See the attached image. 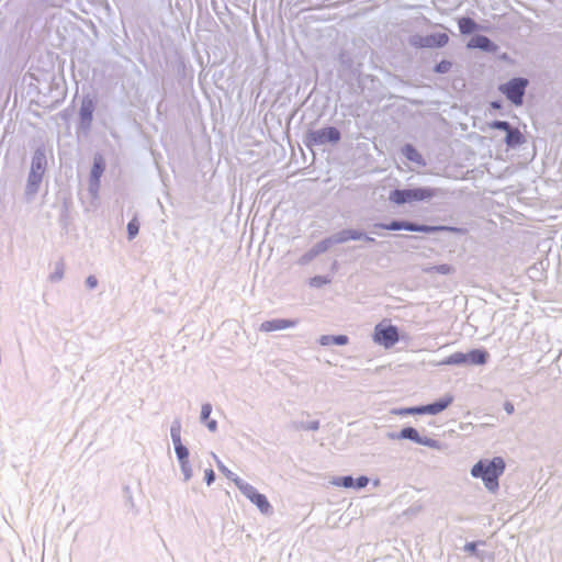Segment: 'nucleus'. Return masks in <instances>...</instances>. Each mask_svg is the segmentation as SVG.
<instances>
[{
  "mask_svg": "<svg viewBox=\"0 0 562 562\" xmlns=\"http://www.w3.org/2000/svg\"><path fill=\"white\" fill-rule=\"evenodd\" d=\"M505 461L502 457H494L492 460L483 459L475 463L471 469L473 477H480L490 492L498 490V477L505 471Z\"/></svg>",
  "mask_w": 562,
  "mask_h": 562,
  "instance_id": "nucleus-1",
  "label": "nucleus"
},
{
  "mask_svg": "<svg viewBox=\"0 0 562 562\" xmlns=\"http://www.w3.org/2000/svg\"><path fill=\"white\" fill-rule=\"evenodd\" d=\"M374 228H381L386 231H401L405 229L408 232H420V233H435V232H452L456 234H465L467 229L454 226H430L424 224H416L407 221H392L387 224L385 223H375L373 225Z\"/></svg>",
  "mask_w": 562,
  "mask_h": 562,
  "instance_id": "nucleus-2",
  "label": "nucleus"
},
{
  "mask_svg": "<svg viewBox=\"0 0 562 562\" xmlns=\"http://www.w3.org/2000/svg\"><path fill=\"white\" fill-rule=\"evenodd\" d=\"M436 194L437 190L431 188L395 189L391 192L390 200L395 204H404L412 201L431 199Z\"/></svg>",
  "mask_w": 562,
  "mask_h": 562,
  "instance_id": "nucleus-3",
  "label": "nucleus"
},
{
  "mask_svg": "<svg viewBox=\"0 0 562 562\" xmlns=\"http://www.w3.org/2000/svg\"><path fill=\"white\" fill-rule=\"evenodd\" d=\"M528 80L522 77L513 78L499 86V91L515 105H521Z\"/></svg>",
  "mask_w": 562,
  "mask_h": 562,
  "instance_id": "nucleus-4",
  "label": "nucleus"
},
{
  "mask_svg": "<svg viewBox=\"0 0 562 562\" xmlns=\"http://www.w3.org/2000/svg\"><path fill=\"white\" fill-rule=\"evenodd\" d=\"M341 138V134L338 128L334 126H327L319 130L310 131L306 135L307 146H321L327 143H337Z\"/></svg>",
  "mask_w": 562,
  "mask_h": 562,
  "instance_id": "nucleus-5",
  "label": "nucleus"
},
{
  "mask_svg": "<svg viewBox=\"0 0 562 562\" xmlns=\"http://www.w3.org/2000/svg\"><path fill=\"white\" fill-rule=\"evenodd\" d=\"M237 487L241 494L247 497L254 505H256L262 514L269 515L272 513V506L268 498L266 495L259 493L255 486L243 481L237 482Z\"/></svg>",
  "mask_w": 562,
  "mask_h": 562,
  "instance_id": "nucleus-6",
  "label": "nucleus"
},
{
  "mask_svg": "<svg viewBox=\"0 0 562 562\" xmlns=\"http://www.w3.org/2000/svg\"><path fill=\"white\" fill-rule=\"evenodd\" d=\"M375 340L383 345L385 348L394 346L398 340V330L395 326L390 325L381 327L378 325L374 331Z\"/></svg>",
  "mask_w": 562,
  "mask_h": 562,
  "instance_id": "nucleus-7",
  "label": "nucleus"
},
{
  "mask_svg": "<svg viewBox=\"0 0 562 562\" xmlns=\"http://www.w3.org/2000/svg\"><path fill=\"white\" fill-rule=\"evenodd\" d=\"M299 324L297 319H285V318H274L265 321L260 324V331L271 333L277 330H283L286 328H293Z\"/></svg>",
  "mask_w": 562,
  "mask_h": 562,
  "instance_id": "nucleus-8",
  "label": "nucleus"
},
{
  "mask_svg": "<svg viewBox=\"0 0 562 562\" xmlns=\"http://www.w3.org/2000/svg\"><path fill=\"white\" fill-rule=\"evenodd\" d=\"M94 108L95 105L93 99L89 97L83 98L79 110L80 123L82 127L90 128Z\"/></svg>",
  "mask_w": 562,
  "mask_h": 562,
  "instance_id": "nucleus-9",
  "label": "nucleus"
},
{
  "mask_svg": "<svg viewBox=\"0 0 562 562\" xmlns=\"http://www.w3.org/2000/svg\"><path fill=\"white\" fill-rule=\"evenodd\" d=\"M469 48H479L487 53H495L498 46L485 35H475L469 43Z\"/></svg>",
  "mask_w": 562,
  "mask_h": 562,
  "instance_id": "nucleus-10",
  "label": "nucleus"
},
{
  "mask_svg": "<svg viewBox=\"0 0 562 562\" xmlns=\"http://www.w3.org/2000/svg\"><path fill=\"white\" fill-rule=\"evenodd\" d=\"M47 166L46 155L43 148H37L32 157L30 172L44 177Z\"/></svg>",
  "mask_w": 562,
  "mask_h": 562,
  "instance_id": "nucleus-11",
  "label": "nucleus"
},
{
  "mask_svg": "<svg viewBox=\"0 0 562 562\" xmlns=\"http://www.w3.org/2000/svg\"><path fill=\"white\" fill-rule=\"evenodd\" d=\"M43 181V176L29 172L27 182L25 187L24 198L26 202H31L38 192L40 186Z\"/></svg>",
  "mask_w": 562,
  "mask_h": 562,
  "instance_id": "nucleus-12",
  "label": "nucleus"
},
{
  "mask_svg": "<svg viewBox=\"0 0 562 562\" xmlns=\"http://www.w3.org/2000/svg\"><path fill=\"white\" fill-rule=\"evenodd\" d=\"M104 171V161L103 158L98 155L94 157L93 166L91 169L90 177V189L97 191L100 184V178Z\"/></svg>",
  "mask_w": 562,
  "mask_h": 562,
  "instance_id": "nucleus-13",
  "label": "nucleus"
},
{
  "mask_svg": "<svg viewBox=\"0 0 562 562\" xmlns=\"http://www.w3.org/2000/svg\"><path fill=\"white\" fill-rule=\"evenodd\" d=\"M363 236V233L357 229H342L333 236H329L331 245L342 244L348 240H359Z\"/></svg>",
  "mask_w": 562,
  "mask_h": 562,
  "instance_id": "nucleus-14",
  "label": "nucleus"
},
{
  "mask_svg": "<svg viewBox=\"0 0 562 562\" xmlns=\"http://www.w3.org/2000/svg\"><path fill=\"white\" fill-rule=\"evenodd\" d=\"M453 402V396L450 394L445 395L438 401L423 405L424 414L436 415L445 411Z\"/></svg>",
  "mask_w": 562,
  "mask_h": 562,
  "instance_id": "nucleus-15",
  "label": "nucleus"
},
{
  "mask_svg": "<svg viewBox=\"0 0 562 562\" xmlns=\"http://www.w3.org/2000/svg\"><path fill=\"white\" fill-rule=\"evenodd\" d=\"M449 41V37L446 33H439L436 35L427 36V37H420L418 45L422 47H430V46H438L442 47L445 46ZM414 45H417V42H412Z\"/></svg>",
  "mask_w": 562,
  "mask_h": 562,
  "instance_id": "nucleus-16",
  "label": "nucleus"
},
{
  "mask_svg": "<svg viewBox=\"0 0 562 562\" xmlns=\"http://www.w3.org/2000/svg\"><path fill=\"white\" fill-rule=\"evenodd\" d=\"M488 352L484 349H472L467 353V363L482 366L487 362Z\"/></svg>",
  "mask_w": 562,
  "mask_h": 562,
  "instance_id": "nucleus-17",
  "label": "nucleus"
},
{
  "mask_svg": "<svg viewBox=\"0 0 562 562\" xmlns=\"http://www.w3.org/2000/svg\"><path fill=\"white\" fill-rule=\"evenodd\" d=\"M525 136L524 134L516 127H512L507 133L505 137V143L508 147L515 148L517 146H520L525 143Z\"/></svg>",
  "mask_w": 562,
  "mask_h": 562,
  "instance_id": "nucleus-18",
  "label": "nucleus"
},
{
  "mask_svg": "<svg viewBox=\"0 0 562 562\" xmlns=\"http://www.w3.org/2000/svg\"><path fill=\"white\" fill-rule=\"evenodd\" d=\"M419 437V432L413 427H405L398 434L390 435V438L392 439H408L416 443L418 442Z\"/></svg>",
  "mask_w": 562,
  "mask_h": 562,
  "instance_id": "nucleus-19",
  "label": "nucleus"
},
{
  "mask_svg": "<svg viewBox=\"0 0 562 562\" xmlns=\"http://www.w3.org/2000/svg\"><path fill=\"white\" fill-rule=\"evenodd\" d=\"M181 420L179 418L173 419L170 427V437L175 446V449L177 447L183 446L181 442Z\"/></svg>",
  "mask_w": 562,
  "mask_h": 562,
  "instance_id": "nucleus-20",
  "label": "nucleus"
},
{
  "mask_svg": "<svg viewBox=\"0 0 562 562\" xmlns=\"http://www.w3.org/2000/svg\"><path fill=\"white\" fill-rule=\"evenodd\" d=\"M459 30L462 34H470L479 29L477 23L471 18H460L458 21Z\"/></svg>",
  "mask_w": 562,
  "mask_h": 562,
  "instance_id": "nucleus-21",
  "label": "nucleus"
},
{
  "mask_svg": "<svg viewBox=\"0 0 562 562\" xmlns=\"http://www.w3.org/2000/svg\"><path fill=\"white\" fill-rule=\"evenodd\" d=\"M402 153L403 155L409 160V161H413V162H416V164H422L423 162V157L422 155L418 153V150L411 144H406L403 148H402Z\"/></svg>",
  "mask_w": 562,
  "mask_h": 562,
  "instance_id": "nucleus-22",
  "label": "nucleus"
},
{
  "mask_svg": "<svg viewBox=\"0 0 562 562\" xmlns=\"http://www.w3.org/2000/svg\"><path fill=\"white\" fill-rule=\"evenodd\" d=\"M441 364H446V366L468 364L467 363V353H463L460 351L451 353L449 357H447L446 359H443L441 361Z\"/></svg>",
  "mask_w": 562,
  "mask_h": 562,
  "instance_id": "nucleus-23",
  "label": "nucleus"
},
{
  "mask_svg": "<svg viewBox=\"0 0 562 562\" xmlns=\"http://www.w3.org/2000/svg\"><path fill=\"white\" fill-rule=\"evenodd\" d=\"M65 274V262L63 259H59L55 262L54 271L49 274L48 279L50 282H59L63 280Z\"/></svg>",
  "mask_w": 562,
  "mask_h": 562,
  "instance_id": "nucleus-24",
  "label": "nucleus"
},
{
  "mask_svg": "<svg viewBox=\"0 0 562 562\" xmlns=\"http://www.w3.org/2000/svg\"><path fill=\"white\" fill-rule=\"evenodd\" d=\"M216 465L218 468V470L231 481H233L235 483V485L237 486V482H243L244 480L240 479L237 474H235L234 472H232L227 467H225L223 464V462L221 460H218L216 457Z\"/></svg>",
  "mask_w": 562,
  "mask_h": 562,
  "instance_id": "nucleus-25",
  "label": "nucleus"
},
{
  "mask_svg": "<svg viewBox=\"0 0 562 562\" xmlns=\"http://www.w3.org/2000/svg\"><path fill=\"white\" fill-rule=\"evenodd\" d=\"M333 484L336 486L351 488L355 487V479L351 475L338 476L333 480Z\"/></svg>",
  "mask_w": 562,
  "mask_h": 562,
  "instance_id": "nucleus-26",
  "label": "nucleus"
},
{
  "mask_svg": "<svg viewBox=\"0 0 562 562\" xmlns=\"http://www.w3.org/2000/svg\"><path fill=\"white\" fill-rule=\"evenodd\" d=\"M180 469L183 474L184 482H188L192 477V467L189 459L179 460Z\"/></svg>",
  "mask_w": 562,
  "mask_h": 562,
  "instance_id": "nucleus-27",
  "label": "nucleus"
},
{
  "mask_svg": "<svg viewBox=\"0 0 562 562\" xmlns=\"http://www.w3.org/2000/svg\"><path fill=\"white\" fill-rule=\"evenodd\" d=\"M330 278L327 276H315L310 278L308 285L311 288H322L323 285L330 283Z\"/></svg>",
  "mask_w": 562,
  "mask_h": 562,
  "instance_id": "nucleus-28",
  "label": "nucleus"
},
{
  "mask_svg": "<svg viewBox=\"0 0 562 562\" xmlns=\"http://www.w3.org/2000/svg\"><path fill=\"white\" fill-rule=\"evenodd\" d=\"M333 246L331 243H330V239L329 237L321 240L319 243H317L315 246L312 247V250L316 254V256L325 252L328 250V248Z\"/></svg>",
  "mask_w": 562,
  "mask_h": 562,
  "instance_id": "nucleus-29",
  "label": "nucleus"
},
{
  "mask_svg": "<svg viewBox=\"0 0 562 562\" xmlns=\"http://www.w3.org/2000/svg\"><path fill=\"white\" fill-rule=\"evenodd\" d=\"M417 443L422 445V446H426V447L432 448V449H440L441 448L440 441H438L436 439H432V438H429V437H422L420 436Z\"/></svg>",
  "mask_w": 562,
  "mask_h": 562,
  "instance_id": "nucleus-30",
  "label": "nucleus"
},
{
  "mask_svg": "<svg viewBox=\"0 0 562 562\" xmlns=\"http://www.w3.org/2000/svg\"><path fill=\"white\" fill-rule=\"evenodd\" d=\"M139 231V224L136 218H133L127 224V237L130 240L134 239Z\"/></svg>",
  "mask_w": 562,
  "mask_h": 562,
  "instance_id": "nucleus-31",
  "label": "nucleus"
},
{
  "mask_svg": "<svg viewBox=\"0 0 562 562\" xmlns=\"http://www.w3.org/2000/svg\"><path fill=\"white\" fill-rule=\"evenodd\" d=\"M316 254L312 250V248L306 251L304 255H302L299 260H297V265L300 266H306L308 265L312 260H314L316 258Z\"/></svg>",
  "mask_w": 562,
  "mask_h": 562,
  "instance_id": "nucleus-32",
  "label": "nucleus"
},
{
  "mask_svg": "<svg viewBox=\"0 0 562 562\" xmlns=\"http://www.w3.org/2000/svg\"><path fill=\"white\" fill-rule=\"evenodd\" d=\"M400 415H423L424 409L423 406L407 407L402 408L396 412Z\"/></svg>",
  "mask_w": 562,
  "mask_h": 562,
  "instance_id": "nucleus-33",
  "label": "nucleus"
},
{
  "mask_svg": "<svg viewBox=\"0 0 562 562\" xmlns=\"http://www.w3.org/2000/svg\"><path fill=\"white\" fill-rule=\"evenodd\" d=\"M451 67H452V63L443 59L436 65L435 71L438 74H447L450 71Z\"/></svg>",
  "mask_w": 562,
  "mask_h": 562,
  "instance_id": "nucleus-34",
  "label": "nucleus"
},
{
  "mask_svg": "<svg viewBox=\"0 0 562 562\" xmlns=\"http://www.w3.org/2000/svg\"><path fill=\"white\" fill-rule=\"evenodd\" d=\"M488 125L491 128L505 131L506 133L513 127L508 122L497 120L491 122Z\"/></svg>",
  "mask_w": 562,
  "mask_h": 562,
  "instance_id": "nucleus-35",
  "label": "nucleus"
},
{
  "mask_svg": "<svg viewBox=\"0 0 562 562\" xmlns=\"http://www.w3.org/2000/svg\"><path fill=\"white\" fill-rule=\"evenodd\" d=\"M435 269H436V273L443 274V276L451 274L454 272L453 266H451L449 263L436 265Z\"/></svg>",
  "mask_w": 562,
  "mask_h": 562,
  "instance_id": "nucleus-36",
  "label": "nucleus"
},
{
  "mask_svg": "<svg viewBox=\"0 0 562 562\" xmlns=\"http://www.w3.org/2000/svg\"><path fill=\"white\" fill-rule=\"evenodd\" d=\"M211 413L212 405L210 403H204L201 407V422H206L210 418Z\"/></svg>",
  "mask_w": 562,
  "mask_h": 562,
  "instance_id": "nucleus-37",
  "label": "nucleus"
},
{
  "mask_svg": "<svg viewBox=\"0 0 562 562\" xmlns=\"http://www.w3.org/2000/svg\"><path fill=\"white\" fill-rule=\"evenodd\" d=\"M178 461L189 459V450L186 446L177 447L175 449Z\"/></svg>",
  "mask_w": 562,
  "mask_h": 562,
  "instance_id": "nucleus-38",
  "label": "nucleus"
},
{
  "mask_svg": "<svg viewBox=\"0 0 562 562\" xmlns=\"http://www.w3.org/2000/svg\"><path fill=\"white\" fill-rule=\"evenodd\" d=\"M349 341L348 336L346 335H333V345L344 346Z\"/></svg>",
  "mask_w": 562,
  "mask_h": 562,
  "instance_id": "nucleus-39",
  "label": "nucleus"
},
{
  "mask_svg": "<svg viewBox=\"0 0 562 562\" xmlns=\"http://www.w3.org/2000/svg\"><path fill=\"white\" fill-rule=\"evenodd\" d=\"M368 483H369V479L364 475H361L357 480H355V487L363 488L368 485Z\"/></svg>",
  "mask_w": 562,
  "mask_h": 562,
  "instance_id": "nucleus-40",
  "label": "nucleus"
},
{
  "mask_svg": "<svg viewBox=\"0 0 562 562\" xmlns=\"http://www.w3.org/2000/svg\"><path fill=\"white\" fill-rule=\"evenodd\" d=\"M318 342L322 346H329L333 345V335H323L319 337Z\"/></svg>",
  "mask_w": 562,
  "mask_h": 562,
  "instance_id": "nucleus-41",
  "label": "nucleus"
},
{
  "mask_svg": "<svg viewBox=\"0 0 562 562\" xmlns=\"http://www.w3.org/2000/svg\"><path fill=\"white\" fill-rule=\"evenodd\" d=\"M215 480V473L212 469L205 470V482L207 485H211Z\"/></svg>",
  "mask_w": 562,
  "mask_h": 562,
  "instance_id": "nucleus-42",
  "label": "nucleus"
},
{
  "mask_svg": "<svg viewBox=\"0 0 562 562\" xmlns=\"http://www.w3.org/2000/svg\"><path fill=\"white\" fill-rule=\"evenodd\" d=\"M86 284L87 286L92 290L94 288H97L98 285V279L94 277V276H89L87 279H86Z\"/></svg>",
  "mask_w": 562,
  "mask_h": 562,
  "instance_id": "nucleus-43",
  "label": "nucleus"
},
{
  "mask_svg": "<svg viewBox=\"0 0 562 562\" xmlns=\"http://www.w3.org/2000/svg\"><path fill=\"white\" fill-rule=\"evenodd\" d=\"M207 429L211 431V432H215L217 430V422L215 419H207L206 422H204Z\"/></svg>",
  "mask_w": 562,
  "mask_h": 562,
  "instance_id": "nucleus-44",
  "label": "nucleus"
},
{
  "mask_svg": "<svg viewBox=\"0 0 562 562\" xmlns=\"http://www.w3.org/2000/svg\"><path fill=\"white\" fill-rule=\"evenodd\" d=\"M304 428H305L306 430H313V431L318 430V429H319V422H318V420H311V422H308V423L304 426Z\"/></svg>",
  "mask_w": 562,
  "mask_h": 562,
  "instance_id": "nucleus-45",
  "label": "nucleus"
},
{
  "mask_svg": "<svg viewBox=\"0 0 562 562\" xmlns=\"http://www.w3.org/2000/svg\"><path fill=\"white\" fill-rule=\"evenodd\" d=\"M464 550L468 551V552H471V553H475L476 552V542H468V543H465Z\"/></svg>",
  "mask_w": 562,
  "mask_h": 562,
  "instance_id": "nucleus-46",
  "label": "nucleus"
},
{
  "mask_svg": "<svg viewBox=\"0 0 562 562\" xmlns=\"http://www.w3.org/2000/svg\"><path fill=\"white\" fill-rule=\"evenodd\" d=\"M422 271L426 274H432L436 273L435 266L424 267Z\"/></svg>",
  "mask_w": 562,
  "mask_h": 562,
  "instance_id": "nucleus-47",
  "label": "nucleus"
},
{
  "mask_svg": "<svg viewBox=\"0 0 562 562\" xmlns=\"http://www.w3.org/2000/svg\"><path fill=\"white\" fill-rule=\"evenodd\" d=\"M504 409L506 411L507 414H513L514 413V405L510 402H506L504 404Z\"/></svg>",
  "mask_w": 562,
  "mask_h": 562,
  "instance_id": "nucleus-48",
  "label": "nucleus"
},
{
  "mask_svg": "<svg viewBox=\"0 0 562 562\" xmlns=\"http://www.w3.org/2000/svg\"><path fill=\"white\" fill-rule=\"evenodd\" d=\"M361 239H364L368 243H374L375 241V239L373 237H370L369 235H367L364 233H363V236H362Z\"/></svg>",
  "mask_w": 562,
  "mask_h": 562,
  "instance_id": "nucleus-49",
  "label": "nucleus"
},
{
  "mask_svg": "<svg viewBox=\"0 0 562 562\" xmlns=\"http://www.w3.org/2000/svg\"><path fill=\"white\" fill-rule=\"evenodd\" d=\"M491 106H492L493 109H501V108H502V103H501L499 101H493V102L491 103Z\"/></svg>",
  "mask_w": 562,
  "mask_h": 562,
  "instance_id": "nucleus-50",
  "label": "nucleus"
}]
</instances>
